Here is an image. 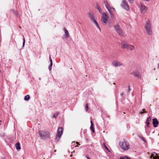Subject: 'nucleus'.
<instances>
[{"mask_svg": "<svg viewBox=\"0 0 159 159\" xmlns=\"http://www.w3.org/2000/svg\"><path fill=\"white\" fill-rule=\"evenodd\" d=\"M109 17L105 13H102V14L101 17V21L103 25H107L109 21L110 20H109Z\"/></svg>", "mask_w": 159, "mask_h": 159, "instance_id": "obj_1", "label": "nucleus"}, {"mask_svg": "<svg viewBox=\"0 0 159 159\" xmlns=\"http://www.w3.org/2000/svg\"><path fill=\"white\" fill-rule=\"evenodd\" d=\"M145 28L148 34V35H152V32L151 26L149 20H148L146 21Z\"/></svg>", "mask_w": 159, "mask_h": 159, "instance_id": "obj_2", "label": "nucleus"}, {"mask_svg": "<svg viewBox=\"0 0 159 159\" xmlns=\"http://www.w3.org/2000/svg\"><path fill=\"white\" fill-rule=\"evenodd\" d=\"M119 144L121 148L124 150H127L130 148L129 143L127 141H122Z\"/></svg>", "mask_w": 159, "mask_h": 159, "instance_id": "obj_3", "label": "nucleus"}, {"mask_svg": "<svg viewBox=\"0 0 159 159\" xmlns=\"http://www.w3.org/2000/svg\"><path fill=\"white\" fill-rule=\"evenodd\" d=\"M39 133L40 137L43 139L48 138L50 136V133L48 131H41Z\"/></svg>", "mask_w": 159, "mask_h": 159, "instance_id": "obj_4", "label": "nucleus"}, {"mask_svg": "<svg viewBox=\"0 0 159 159\" xmlns=\"http://www.w3.org/2000/svg\"><path fill=\"white\" fill-rule=\"evenodd\" d=\"M88 15L90 18L94 22V23L96 25L97 28L101 30V28L99 27L97 21L95 20L94 16L93 13L90 12L88 14Z\"/></svg>", "mask_w": 159, "mask_h": 159, "instance_id": "obj_5", "label": "nucleus"}, {"mask_svg": "<svg viewBox=\"0 0 159 159\" xmlns=\"http://www.w3.org/2000/svg\"><path fill=\"white\" fill-rule=\"evenodd\" d=\"M123 65L122 62L117 60L114 61L112 63V66L115 67L122 66Z\"/></svg>", "mask_w": 159, "mask_h": 159, "instance_id": "obj_6", "label": "nucleus"}, {"mask_svg": "<svg viewBox=\"0 0 159 159\" xmlns=\"http://www.w3.org/2000/svg\"><path fill=\"white\" fill-rule=\"evenodd\" d=\"M105 6L109 13H114L115 12V9L111 7L107 2H106Z\"/></svg>", "mask_w": 159, "mask_h": 159, "instance_id": "obj_7", "label": "nucleus"}, {"mask_svg": "<svg viewBox=\"0 0 159 159\" xmlns=\"http://www.w3.org/2000/svg\"><path fill=\"white\" fill-rule=\"evenodd\" d=\"M63 132V129L61 127L59 128L58 129L57 136L56 139L57 141H58L61 135Z\"/></svg>", "mask_w": 159, "mask_h": 159, "instance_id": "obj_8", "label": "nucleus"}, {"mask_svg": "<svg viewBox=\"0 0 159 159\" xmlns=\"http://www.w3.org/2000/svg\"><path fill=\"white\" fill-rule=\"evenodd\" d=\"M121 6L122 7L125 8L126 10L128 11L129 9L128 3L125 0H123Z\"/></svg>", "mask_w": 159, "mask_h": 159, "instance_id": "obj_9", "label": "nucleus"}, {"mask_svg": "<svg viewBox=\"0 0 159 159\" xmlns=\"http://www.w3.org/2000/svg\"><path fill=\"white\" fill-rule=\"evenodd\" d=\"M129 44L126 41L123 40L121 42V48L123 49L128 48Z\"/></svg>", "mask_w": 159, "mask_h": 159, "instance_id": "obj_10", "label": "nucleus"}, {"mask_svg": "<svg viewBox=\"0 0 159 159\" xmlns=\"http://www.w3.org/2000/svg\"><path fill=\"white\" fill-rule=\"evenodd\" d=\"M140 9L141 13H145L147 12V8L146 6L141 5L140 6Z\"/></svg>", "mask_w": 159, "mask_h": 159, "instance_id": "obj_11", "label": "nucleus"}, {"mask_svg": "<svg viewBox=\"0 0 159 159\" xmlns=\"http://www.w3.org/2000/svg\"><path fill=\"white\" fill-rule=\"evenodd\" d=\"M152 124L154 127H156L158 126V122L156 118H154L152 119Z\"/></svg>", "mask_w": 159, "mask_h": 159, "instance_id": "obj_12", "label": "nucleus"}, {"mask_svg": "<svg viewBox=\"0 0 159 159\" xmlns=\"http://www.w3.org/2000/svg\"><path fill=\"white\" fill-rule=\"evenodd\" d=\"M152 157H153V159H159V157L156 153H155V155L154 154H152L150 158H152Z\"/></svg>", "mask_w": 159, "mask_h": 159, "instance_id": "obj_13", "label": "nucleus"}, {"mask_svg": "<svg viewBox=\"0 0 159 159\" xmlns=\"http://www.w3.org/2000/svg\"><path fill=\"white\" fill-rule=\"evenodd\" d=\"M64 30L65 34L64 35V37L65 38H67L69 36L68 32L67 30L65 28H64Z\"/></svg>", "mask_w": 159, "mask_h": 159, "instance_id": "obj_14", "label": "nucleus"}, {"mask_svg": "<svg viewBox=\"0 0 159 159\" xmlns=\"http://www.w3.org/2000/svg\"><path fill=\"white\" fill-rule=\"evenodd\" d=\"M131 74L134 75L135 76H139V73L138 70H136L133 71L131 73Z\"/></svg>", "mask_w": 159, "mask_h": 159, "instance_id": "obj_15", "label": "nucleus"}, {"mask_svg": "<svg viewBox=\"0 0 159 159\" xmlns=\"http://www.w3.org/2000/svg\"><path fill=\"white\" fill-rule=\"evenodd\" d=\"M114 28L115 30L117 32L119 30L120 28V26L118 25H116L114 26Z\"/></svg>", "mask_w": 159, "mask_h": 159, "instance_id": "obj_16", "label": "nucleus"}, {"mask_svg": "<svg viewBox=\"0 0 159 159\" xmlns=\"http://www.w3.org/2000/svg\"><path fill=\"white\" fill-rule=\"evenodd\" d=\"M90 122L91 124V126L90 127V129L92 130V131L93 133H94V130L93 128V125L92 120Z\"/></svg>", "mask_w": 159, "mask_h": 159, "instance_id": "obj_17", "label": "nucleus"}, {"mask_svg": "<svg viewBox=\"0 0 159 159\" xmlns=\"http://www.w3.org/2000/svg\"><path fill=\"white\" fill-rule=\"evenodd\" d=\"M128 48L130 51H133L135 48L134 47L133 45L130 44H129Z\"/></svg>", "mask_w": 159, "mask_h": 159, "instance_id": "obj_18", "label": "nucleus"}, {"mask_svg": "<svg viewBox=\"0 0 159 159\" xmlns=\"http://www.w3.org/2000/svg\"><path fill=\"white\" fill-rule=\"evenodd\" d=\"M16 149L17 150L20 149L21 148L20 144L19 143H16Z\"/></svg>", "mask_w": 159, "mask_h": 159, "instance_id": "obj_19", "label": "nucleus"}, {"mask_svg": "<svg viewBox=\"0 0 159 159\" xmlns=\"http://www.w3.org/2000/svg\"><path fill=\"white\" fill-rule=\"evenodd\" d=\"M117 32L119 34L120 36H123V33L122 31V30L120 29L119 30L117 31Z\"/></svg>", "mask_w": 159, "mask_h": 159, "instance_id": "obj_20", "label": "nucleus"}, {"mask_svg": "<svg viewBox=\"0 0 159 159\" xmlns=\"http://www.w3.org/2000/svg\"><path fill=\"white\" fill-rule=\"evenodd\" d=\"M96 8L100 13H102V11L101 7L98 5L96 6Z\"/></svg>", "mask_w": 159, "mask_h": 159, "instance_id": "obj_21", "label": "nucleus"}, {"mask_svg": "<svg viewBox=\"0 0 159 159\" xmlns=\"http://www.w3.org/2000/svg\"><path fill=\"white\" fill-rule=\"evenodd\" d=\"M30 98V96L29 95H27L24 98V100L25 101H28Z\"/></svg>", "mask_w": 159, "mask_h": 159, "instance_id": "obj_22", "label": "nucleus"}, {"mask_svg": "<svg viewBox=\"0 0 159 159\" xmlns=\"http://www.w3.org/2000/svg\"><path fill=\"white\" fill-rule=\"evenodd\" d=\"M108 24V26L109 28H111L112 27V23H111L110 22V21H109V23H107Z\"/></svg>", "mask_w": 159, "mask_h": 159, "instance_id": "obj_23", "label": "nucleus"}, {"mask_svg": "<svg viewBox=\"0 0 159 159\" xmlns=\"http://www.w3.org/2000/svg\"><path fill=\"white\" fill-rule=\"evenodd\" d=\"M110 17L111 19H113L114 18V13H109Z\"/></svg>", "mask_w": 159, "mask_h": 159, "instance_id": "obj_24", "label": "nucleus"}, {"mask_svg": "<svg viewBox=\"0 0 159 159\" xmlns=\"http://www.w3.org/2000/svg\"><path fill=\"white\" fill-rule=\"evenodd\" d=\"M152 120V118L150 116L147 119L146 122H148L149 123L150 121L151 120Z\"/></svg>", "mask_w": 159, "mask_h": 159, "instance_id": "obj_25", "label": "nucleus"}, {"mask_svg": "<svg viewBox=\"0 0 159 159\" xmlns=\"http://www.w3.org/2000/svg\"><path fill=\"white\" fill-rule=\"evenodd\" d=\"M120 159H131L127 156H125L124 157H121L120 158Z\"/></svg>", "mask_w": 159, "mask_h": 159, "instance_id": "obj_26", "label": "nucleus"}, {"mask_svg": "<svg viewBox=\"0 0 159 159\" xmlns=\"http://www.w3.org/2000/svg\"><path fill=\"white\" fill-rule=\"evenodd\" d=\"M49 59L50 62V65H51V66H52V60L50 57H49Z\"/></svg>", "mask_w": 159, "mask_h": 159, "instance_id": "obj_27", "label": "nucleus"}, {"mask_svg": "<svg viewBox=\"0 0 159 159\" xmlns=\"http://www.w3.org/2000/svg\"><path fill=\"white\" fill-rule=\"evenodd\" d=\"M58 115V113H56L55 114H54L53 116L54 117H55L56 116H57Z\"/></svg>", "mask_w": 159, "mask_h": 159, "instance_id": "obj_28", "label": "nucleus"}, {"mask_svg": "<svg viewBox=\"0 0 159 159\" xmlns=\"http://www.w3.org/2000/svg\"><path fill=\"white\" fill-rule=\"evenodd\" d=\"M85 109L86 111H87L89 109L88 106L87 105H86V106Z\"/></svg>", "mask_w": 159, "mask_h": 159, "instance_id": "obj_29", "label": "nucleus"}, {"mask_svg": "<svg viewBox=\"0 0 159 159\" xmlns=\"http://www.w3.org/2000/svg\"><path fill=\"white\" fill-rule=\"evenodd\" d=\"M25 39L24 38L23 39V47H24L25 45Z\"/></svg>", "mask_w": 159, "mask_h": 159, "instance_id": "obj_30", "label": "nucleus"}, {"mask_svg": "<svg viewBox=\"0 0 159 159\" xmlns=\"http://www.w3.org/2000/svg\"><path fill=\"white\" fill-rule=\"evenodd\" d=\"M144 110H145V109H143L142 110V111L140 112V114H143L144 112Z\"/></svg>", "mask_w": 159, "mask_h": 159, "instance_id": "obj_31", "label": "nucleus"}, {"mask_svg": "<svg viewBox=\"0 0 159 159\" xmlns=\"http://www.w3.org/2000/svg\"><path fill=\"white\" fill-rule=\"evenodd\" d=\"M129 2L131 3H132L133 2V0H128Z\"/></svg>", "mask_w": 159, "mask_h": 159, "instance_id": "obj_32", "label": "nucleus"}, {"mask_svg": "<svg viewBox=\"0 0 159 159\" xmlns=\"http://www.w3.org/2000/svg\"><path fill=\"white\" fill-rule=\"evenodd\" d=\"M147 126L149 127V123L146 122Z\"/></svg>", "mask_w": 159, "mask_h": 159, "instance_id": "obj_33", "label": "nucleus"}, {"mask_svg": "<svg viewBox=\"0 0 159 159\" xmlns=\"http://www.w3.org/2000/svg\"><path fill=\"white\" fill-rule=\"evenodd\" d=\"M104 147L106 150H108V148L105 145H104Z\"/></svg>", "mask_w": 159, "mask_h": 159, "instance_id": "obj_34", "label": "nucleus"}, {"mask_svg": "<svg viewBox=\"0 0 159 159\" xmlns=\"http://www.w3.org/2000/svg\"><path fill=\"white\" fill-rule=\"evenodd\" d=\"M52 66H51V65H50V66L49 68V69L50 70H51L52 69Z\"/></svg>", "mask_w": 159, "mask_h": 159, "instance_id": "obj_35", "label": "nucleus"}, {"mask_svg": "<svg viewBox=\"0 0 159 159\" xmlns=\"http://www.w3.org/2000/svg\"><path fill=\"white\" fill-rule=\"evenodd\" d=\"M87 159H90L88 157H87Z\"/></svg>", "mask_w": 159, "mask_h": 159, "instance_id": "obj_36", "label": "nucleus"}, {"mask_svg": "<svg viewBox=\"0 0 159 159\" xmlns=\"http://www.w3.org/2000/svg\"><path fill=\"white\" fill-rule=\"evenodd\" d=\"M1 122H2V121H1L0 120V125H1Z\"/></svg>", "mask_w": 159, "mask_h": 159, "instance_id": "obj_37", "label": "nucleus"}, {"mask_svg": "<svg viewBox=\"0 0 159 159\" xmlns=\"http://www.w3.org/2000/svg\"><path fill=\"white\" fill-rule=\"evenodd\" d=\"M76 143L77 144H79V145H80V144H79V143H78V142H76Z\"/></svg>", "mask_w": 159, "mask_h": 159, "instance_id": "obj_38", "label": "nucleus"}, {"mask_svg": "<svg viewBox=\"0 0 159 159\" xmlns=\"http://www.w3.org/2000/svg\"><path fill=\"white\" fill-rule=\"evenodd\" d=\"M2 159H5V158L4 157H3L2 158Z\"/></svg>", "mask_w": 159, "mask_h": 159, "instance_id": "obj_39", "label": "nucleus"}, {"mask_svg": "<svg viewBox=\"0 0 159 159\" xmlns=\"http://www.w3.org/2000/svg\"><path fill=\"white\" fill-rule=\"evenodd\" d=\"M74 143H75V142H72V144H73Z\"/></svg>", "mask_w": 159, "mask_h": 159, "instance_id": "obj_40", "label": "nucleus"}, {"mask_svg": "<svg viewBox=\"0 0 159 159\" xmlns=\"http://www.w3.org/2000/svg\"><path fill=\"white\" fill-rule=\"evenodd\" d=\"M115 83H113V85H115Z\"/></svg>", "mask_w": 159, "mask_h": 159, "instance_id": "obj_41", "label": "nucleus"}, {"mask_svg": "<svg viewBox=\"0 0 159 159\" xmlns=\"http://www.w3.org/2000/svg\"><path fill=\"white\" fill-rule=\"evenodd\" d=\"M39 80H41V79H40V78H39Z\"/></svg>", "mask_w": 159, "mask_h": 159, "instance_id": "obj_42", "label": "nucleus"}, {"mask_svg": "<svg viewBox=\"0 0 159 159\" xmlns=\"http://www.w3.org/2000/svg\"><path fill=\"white\" fill-rule=\"evenodd\" d=\"M158 68H159V65H158Z\"/></svg>", "mask_w": 159, "mask_h": 159, "instance_id": "obj_43", "label": "nucleus"}, {"mask_svg": "<svg viewBox=\"0 0 159 159\" xmlns=\"http://www.w3.org/2000/svg\"><path fill=\"white\" fill-rule=\"evenodd\" d=\"M158 135L159 136V134H158Z\"/></svg>", "mask_w": 159, "mask_h": 159, "instance_id": "obj_44", "label": "nucleus"}, {"mask_svg": "<svg viewBox=\"0 0 159 159\" xmlns=\"http://www.w3.org/2000/svg\"><path fill=\"white\" fill-rule=\"evenodd\" d=\"M158 154H159V153Z\"/></svg>", "mask_w": 159, "mask_h": 159, "instance_id": "obj_45", "label": "nucleus"}]
</instances>
